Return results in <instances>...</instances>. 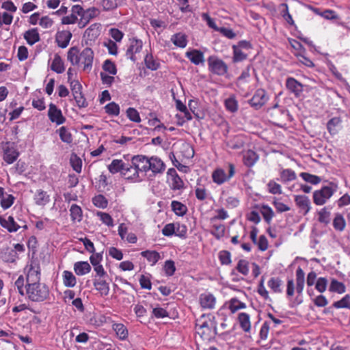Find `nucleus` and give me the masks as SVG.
Masks as SVG:
<instances>
[{"label": "nucleus", "instance_id": "6e6d98bb", "mask_svg": "<svg viewBox=\"0 0 350 350\" xmlns=\"http://www.w3.org/2000/svg\"><path fill=\"white\" fill-rule=\"evenodd\" d=\"M103 69L106 72L111 75H115L117 73V68L116 64L110 59H106L103 64Z\"/></svg>", "mask_w": 350, "mask_h": 350}, {"label": "nucleus", "instance_id": "5701e85b", "mask_svg": "<svg viewBox=\"0 0 350 350\" xmlns=\"http://www.w3.org/2000/svg\"><path fill=\"white\" fill-rule=\"evenodd\" d=\"M200 305L204 308H213L216 303L215 297L211 293H206L200 295Z\"/></svg>", "mask_w": 350, "mask_h": 350}, {"label": "nucleus", "instance_id": "cd10ccee", "mask_svg": "<svg viewBox=\"0 0 350 350\" xmlns=\"http://www.w3.org/2000/svg\"><path fill=\"white\" fill-rule=\"evenodd\" d=\"M51 69L57 74H62L65 71L64 62L58 54L55 55L51 64Z\"/></svg>", "mask_w": 350, "mask_h": 350}, {"label": "nucleus", "instance_id": "4c0bfd02", "mask_svg": "<svg viewBox=\"0 0 350 350\" xmlns=\"http://www.w3.org/2000/svg\"><path fill=\"white\" fill-rule=\"evenodd\" d=\"M100 25L94 23L91 25L85 31V36H87L90 40L96 38L100 34Z\"/></svg>", "mask_w": 350, "mask_h": 350}, {"label": "nucleus", "instance_id": "2eb2a0df", "mask_svg": "<svg viewBox=\"0 0 350 350\" xmlns=\"http://www.w3.org/2000/svg\"><path fill=\"white\" fill-rule=\"evenodd\" d=\"M295 202L298 208L306 215L310 210V201L308 196L297 195L295 196Z\"/></svg>", "mask_w": 350, "mask_h": 350}, {"label": "nucleus", "instance_id": "864d4df0", "mask_svg": "<svg viewBox=\"0 0 350 350\" xmlns=\"http://www.w3.org/2000/svg\"><path fill=\"white\" fill-rule=\"evenodd\" d=\"M14 197L11 194H6L1 196V206L3 209L6 210L11 207L14 202Z\"/></svg>", "mask_w": 350, "mask_h": 350}, {"label": "nucleus", "instance_id": "f8f14e48", "mask_svg": "<svg viewBox=\"0 0 350 350\" xmlns=\"http://www.w3.org/2000/svg\"><path fill=\"white\" fill-rule=\"evenodd\" d=\"M148 159L149 170L154 174L162 173L165 170V165L161 159L157 157H151L150 158H148Z\"/></svg>", "mask_w": 350, "mask_h": 350}, {"label": "nucleus", "instance_id": "3c124183", "mask_svg": "<svg viewBox=\"0 0 350 350\" xmlns=\"http://www.w3.org/2000/svg\"><path fill=\"white\" fill-rule=\"evenodd\" d=\"M105 112L112 116H118L120 113V106L115 102L108 103L105 107Z\"/></svg>", "mask_w": 350, "mask_h": 350}, {"label": "nucleus", "instance_id": "7c9ffc66", "mask_svg": "<svg viewBox=\"0 0 350 350\" xmlns=\"http://www.w3.org/2000/svg\"><path fill=\"white\" fill-rule=\"evenodd\" d=\"M141 255L145 258L152 266L156 265L161 258L159 253L154 250L143 251L141 252Z\"/></svg>", "mask_w": 350, "mask_h": 350}, {"label": "nucleus", "instance_id": "09e8293b", "mask_svg": "<svg viewBox=\"0 0 350 350\" xmlns=\"http://www.w3.org/2000/svg\"><path fill=\"white\" fill-rule=\"evenodd\" d=\"M209 70L219 75V58L217 56H210L208 59Z\"/></svg>", "mask_w": 350, "mask_h": 350}, {"label": "nucleus", "instance_id": "37998d69", "mask_svg": "<svg viewBox=\"0 0 350 350\" xmlns=\"http://www.w3.org/2000/svg\"><path fill=\"white\" fill-rule=\"evenodd\" d=\"M329 291L342 294L345 292V285L336 279H332L329 288Z\"/></svg>", "mask_w": 350, "mask_h": 350}, {"label": "nucleus", "instance_id": "f257e3e1", "mask_svg": "<svg viewBox=\"0 0 350 350\" xmlns=\"http://www.w3.org/2000/svg\"><path fill=\"white\" fill-rule=\"evenodd\" d=\"M25 295L31 301L42 302L49 298L50 291L45 284L30 283L25 286Z\"/></svg>", "mask_w": 350, "mask_h": 350}, {"label": "nucleus", "instance_id": "a211bd4d", "mask_svg": "<svg viewBox=\"0 0 350 350\" xmlns=\"http://www.w3.org/2000/svg\"><path fill=\"white\" fill-rule=\"evenodd\" d=\"M258 159L259 157L258 154L254 150H247L243 152V164L248 167L254 166Z\"/></svg>", "mask_w": 350, "mask_h": 350}, {"label": "nucleus", "instance_id": "774afa93", "mask_svg": "<svg viewBox=\"0 0 350 350\" xmlns=\"http://www.w3.org/2000/svg\"><path fill=\"white\" fill-rule=\"evenodd\" d=\"M16 256V253L14 250L12 249H6L4 250L2 258L3 260L6 262H13L15 260V258Z\"/></svg>", "mask_w": 350, "mask_h": 350}, {"label": "nucleus", "instance_id": "8fccbe9b", "mask_svg": "<svg viewBox=\"0 0 350 350\" xmlns=\"http://www.w3.org/2000/svg\"><path fill=\"white\" fill-rule=\"evenodd\" d=\"M94 205L100 208H105L108 205V201L106 198L101 195H97L92 198Z\"/></svg>", "mask_w": 350, "mask_h": 350}, {"label": "nucleus", "instance_id": "bb28decb", "mask_svg": "<svg viewBox=\"0 0 350 350\" xmlns=\"http://www.w3.org/2000/svg\"><path fill=\"white\" fill-rule=\"evenodd\" d=\"M74 271L78 275H84L91 271V266L87 261H78L74 264Z\"/></svg>", "mask_w": 350, "mask_h": 350}, {"label": "nucleus", "instance_id": "412c9836", "mask_svg": "<svg viewBox=\"0 0 350 350\" xmlns=\"http://www.w3.org/2000/svg\"><path fill=\"white\" fill-rule=\"evenodd\" d=\"M144 64L146 67L150 70H157L160 68L161 64L159 59L153 56L152 53H147L144 57Z\"/></svg>", "mask_w": 350, "mask_h": 350}, {"label": "nucleus", "instance_id": "680f3d73", "mask_svg": "<svg viewBox=\"0 0 350 350\" xmlns=\"http://www.w3.org/2000/svg\"><path fill=\"white\" fill-rule=\"evenodd\" d=\"M126 116H127L128 118L132 122H137V123H139L141 122V118H140L139 112L135 109H134L133 107H129L126 110Z\"/></svg>", "mask_w": 350, "mask_h": 350}, {"label": "nucleus", "instance_id": "39448f33", "mask_svg": "<svg viewBox=\"0 0 350 350\" xmlns=\"http://www.w3.org/2000/svg\"><path fill=\"white\" fill-rule=\"evenodd\" d=\"M27 269V284L30 283L40 282V267L39 263L36 260H31L26 267Z\"/></svg>", "mask_w": 350, "mask_h": 350}, {"label": "nucleus", "instance_id": "4d7b16f0", "mask_svg": "<svg viewBox=\"0 0 350 350\" xmlns=\"http://www.w3.org/2000/svg\"><path fill=\"white\" fill-rule=\"evenodd\" d=\"M261 213L264 219L267 224H270L272 218L274 216V213L271 207L267 205H263L261 209Z\"/></svg>", "mask_w": 350, "mask_h": 350}, {"label": "nucleus", "instance_id": "c756f323", "mask_svg": "<svg viewBox=\"0 0 350 350\" xmlns=\"http://www.w3.org/2000/svg\"><path fill=\"white\" fill-rule=\"evenodd\" d=\"M305 283V273L301 267L296 270V291L299 295L303 292Z\"/></svg>", "mask_w": 350, "mask_h": 350}, {"label": "nucleus", "instance_id": "69168bd1", "mask_svg": "<svg viewBox=\"0 0 350 350\" xmlns=\"http://www.w3.org/2000/svg\"><path fill=\"white\" fill-rule=\"evenodd\" d=\"M327 286V280L325 278H319L315 284V288L319 293H323L326 291Z\"/></svg>", "mask_w": 350, "mask_h": 350}, {"label": "nucleus", "instance_id": "79ce46f5", "mask_svg": "<svg viewBox=\"0 0 350 350\" xmlns=\"http://www.w3.org/2000/svg\"><path fill=\"white\" fill-rule=\"evenodd\" d=\"M280 175V180L284 183L295 180L297 178L295 172L291 169L282 170Z\"/></svg>", "mask_w": 350, "mask_h": 350}, {"label": "nucleus", "instance_id": "4468645a", "mask_svg": "<svg viewBox=\"0 0 350 350\" xmlns=\"http://www.w3.org/2000/svg\"><path fill=\"white\" fill-rule=\"evenodd\" d=\"M329 133L335 135L342 129V120L340 117H334L331 118L326 125Z\"/></svg>", "mask_w": 350, "mask_h": 350}, {"label": "nucleus", "instance_id": "e433bc0d", "mask_svg": "<svg viewBox=\"0 0 350 350\" xmlns=\"http://www.w3.org/2000/svg\"><path fill=\"white\" fill-rule=\"evenodd\" d=\"M59 136L61 140L66 144H71L72 142V135L68 128L62 126L57 130Z\"/></svg>", "mask_w": 350, "mask_h": 350}, {"label": "nucleus", "instance_id": "0eeeda50", "mask_svg": "<svg viewBox=\"0 0 350 350\" xmlns=\"http://www.w3.org/2000/svg\"><path fill=\"white\" fill-rule=\"evenodd\" d=\"M268 100V96L264 89H258L252 98L248 101L250 105L255 109L261 108Z\"/></svg>", "mask_w": 350, "mask_h": 350}, {"label": "nucleus", "instance_id": "13d9d810", "mask_svg": "<svg viewBox=\"0 0 350 350\" xmlns=\"http://www.w3.org/2000/svg\"><path fill=\"white\" fill-rule=\"evenodd\" d=\"M236 269L239 273H241L243 275H247L249 273L248 261L244 259L239 260L236 267Z\"/></svg>", "mask_w": 350, "mask_h": 350}, {"label": "nucleus", "instance_id": "9d476101", "mask_svg": "<svg viewBox=\"0 0 350 350\" xmlns=\"http://www.w3.org/2000/svg\"><path fill=\"white\" fill-rule=\"evenodd\" d=\"M48 116L49 120L57 125L62 124L66 122V118L63 116L62 110L53 103H50L49 105Z\"/></svg>", "mask_w": 350, "mask_h": 350}, {"label": "nucleus", "instance_id": "6ab92c4d", "mask_svg": "<svg viewBox=\"0 0 350 350\" xmlns=\"http://www.w3.org/2000/svg\"><path fill=\"white\" fill-rule=\"evenodd\" d=\"M33 200L36 205L44 206L50 202V196L46 191L38 189L33 196Z\"/></svg>", "mask_w": 350, "mask_h": 350}, {"label": "nucleus", "instance_id": "20e7f679", "mask_svg": "<svg viewBox=\"0 0 350 350\" xmlns=\"http://www.w3.org/2000/svg\"><path fill=\"white\" fill-rule=\"evenodd\" d=\"M94 51L89 47L85 48L79 54V64L83 66V70L90 72L92 68Z\"/></svg>", "mask_w": 350, "mask_h": 350}, {"label": "nucleus", "instance_id": "603ef678", "mask_svg": "<svg viewBox=\"0 0 350 350\" xmlns=\"http://www.w3.org/2000/svg\"><path fill=\"white\" fill-rule=\"evenodd\" d=\"M346 226L345 220L340 214H337L333 221L334 228L338 231H342Z\"/></svg>", "mask_w": 350, "mask_h": 350}, {"label": "nucleus", "instance_id": "a18cd8bd", "mask_svg": "<svg viewBox=\"0 0 350 350\" xmlns=\"http://www.w3.org/2000/svg\"><path fill=\"white\" fill-rule=\"evenodd\" d=\"M224 105L226 110L231 113L236 112L238 109V102L234 96L226 99L224 101Z\"/></svg>", "mask_w": 350, "mask_h": 350}, {"label": "nucleus", "instance_id": "dca6fc26", "mask_svg": "<svg viewBox=\"0 0 350 350\" xmlns=\"http://www.w3.org/2000/svg\"><path fill=\"white\" fill-rule=\"evenodd\" d=\"M71 38L72 33L70 31H61L57 33L55 40L59 47L64 49L68 45Z\"/></svg>", "mask_w": 350, "mask_h": 350}, {"label": "nucleus", "instance_id": "e2e57ef3", "mask_svg": "<svg viewBox=\"0 0 350 350\" xmlns=\"http://www.w3.org/2000/svg\"><path fill=\"white\" fill-rule=\"evenodd\" d=\"M72 95H73L74 99L76 101L77 105L79 108H84V107H88V103L86 101V99L85 98L83 94H82V92L74 94Z\"/></svg>", "mask_w": 350, "mask_h": 350}, {"label": "nucleus", "instance_id": "c9c22d12", "mask_svg": "<svg viewBox=\"0 0 350 350\" xmlns=\"http://www.w3.org/2000/svg\"><path fill=\"white\" fill-rule=\"evenodd\" d=\"M79 51L77 47H71L67 53V59L72 65L75 66L79 64Z\"/></svg>", "mask_w": 350, "mask_h": 350}, {"label": "nucleus", "instance_id": "052dcab7", "mask_svg": "<svg viewBox=\"0 0 350 350\" xmlns=\"http://www.w3.org/2000/svg\"><path fill=\"white\" fill-rule=\"evenodd\" d=\"M233 49V62H239L245 60L247 58V55L242 52L236 45L232 46Z\"/></svg>", "mask_w": 350, "mask_h": 350}, {"label": "nucleus", "instance_id": "de8ad7c7", "mask_svg": "<svg viewBox=\"0 0 350 350\" xmlns=\"http://www.w3.org/2000/svg\"><path fill=\"white\" fill-rule=\"evenodd\" d=\"M280 14L284 18V19L290 25H294V21L288 12V5L285 3H283L280 5Z\"/></svg>", "mask_w": 350, "mask_h": 350}, {"label": "nucleus", "instance_id": "1a4fd4ad", "mask_svg": "<svg viewBox=\"0 0 350 350\" xmlns=\"http://www.w3.org/2000/svg\"><path fill=\"white\" fill-rule=\"evenodd\" d=\"M285 85L286 89L296 98L300 97L304 92V85L294 77H287Z\"/></svg>", "mask_w": 350, "mask_h": 350}, {"label": "nucleus", "instance_id": "c85d7f7f", "mask_svg": "<svg viewBox=\"0 0 350 350\" xmlns=\"http://www.w3.org/2000/svg\"><path fill=\"white\" fill-rule=\"evenodd\" d=\"M185 55L195 65H199L204 62V55L198 50L187 51Z\"/></svg>", "mask_w": 350, "mask_h": 350}, {"label": "nucleus", "instance_id": "ea45409f", "mask_svg": "<svg viewBox=\"0 0 350 350\" xmlns=\"http://www.w3.org/2000/svg\"><path fill=\"white\" fill-rule=\"evenodd\" d=\"M268 286L273 291V293H280L282 292L281 288L282 281L279 278H271L267 282Z\"/></svg>", "mask_w": 350, "mask_h": 350}, {"label": "nucleus", "instance_id": "f3484780", "mask_svg": "<svg viewBox=\"0 0 350 350\" xmlns=\"http://www.w3.org/2000/svg\"><path fill=\"white\" fill-rule=\"evenodd\" d=\"M93 284L96 291L99 292L101 296L108 295L109 293L110 288L109 284L106 280L103 278H94Z\"/></svg>", "mask_w": 350, "mask_h": 350}, {"label": "nucleus", "instance_id": "0e129e2a", "mask_svg": "<svg viewBox=\"0 0 350 350\" xmlns=\"http://www.w3.org/2000/svg\"><path fill=\"white\" fill-rule=\"evenodd\" d=\"M139 282L142 288L147 290L152 288V283L149 275H141Z\"/></svg>", "mask_w": 350, "mask_h": 350}, {"label": "nucleus", "instance_id": "c03bdc74", "mask_svg": "<svg viewBox=\"0 0 350 350\" xmlns=\"http://www.w3.org/2000/svg\"><path fill=\"white\" fill-rule=\"evenodd\" d=\"M5 221L6 224H3L2 227L7 229L10 232H15L20 228V226L14 221L12 216H9L8 219H5Z\"/></svg>", "mask_w": 350, "mask_h": 350}, {"label": "nucleus", "instance_id": "49530a36", "mask_svg": "<svg viewBox=\"0 0 350 350\" xmlns=\"http://www.w3.org/2000/svg\"><path fill=\"white\" fill-rule=\"evenodd\" d=\"M299 176L303 178L304 181L312 185H317L321 181V177L308 172H301L300 173Z\"/></svg>", "mask_w": 350, "mask_h": 350}, {"label": "nucleus", "instance_id": "ddd939ff", "mask_svg": "<svg viewBox=\"0 0 350 350\" xmlns=\"http://www.w3.org/2000/svg\"><path fill=\"white\" fill-rule=\"evenodd\" d=\"M195 195L196 198L200 201H206V203L215 202V200L203 185L198 184L195 189Z\"/></svg>", "mask_w": 350, "mask_h": 350}, {"label": "nucleus", "instance_id": "f704fd0d", "mask_svg": "<svg viewBox=\"0 0 350 350\" xmlns=\"http://www.w3.org/2000/svg\"><path fill=\"white\" fill-rule=\"evenodd\" d=\"M226 145L230 149L239 150L243 146L244 142L243 140L242 137L236 135L234 136L232 138L228 139L226 142Z\"/></svg>", "mask_w": 350, "mask_h": 350}, {"label": "nucleus", "instance_id": "bf43d9fd", "mask_svg": "<svg viewBox=\"0 0 350 350\" xmlns=\"http://www.w3.org/2000/svg\"><path fill=\"white\" fill-rule=\"evenodd\" d=\"M97 216L99 217L100 221L106 226L109 227L113 226V219L109 213L104 212H98Z\"/></svg>", "mask_w": 350, "mask_h": 350}, {"label": "nucleus", "instance_id": "473e14b6", "mask_svg": "<svg viewBox=\"0 0 350 350\" xmlns=\"http://www.w3.org/2000/svg\"><path fill=\"white\" fill-rule=\"evenodd\" d=\"M63 284L68 288L74 287L77 284V278L70 271L65 270L62 273Z\"/></svg>", "mask_w": 350, "mask_h": 350}, {"label": "nucleus", "instance_id": "393cba45", "mask_svg": "<svg viewBox=\"0 0 350 350\" xmlns=\"http://www.w3.org/2000/svg\"><path fill=\"white\" fill-rule=\"evenodd\" d=\"M112 329L120 340H125L128 338L129 331L124 324L114 323L112 325Z\"/></svg>", "mask_w": 350, "mask_h": 350}, {"label": "nucleus", "instance_id": "6e6552de", "mask_svg": "<svg viewBox=\"0 0 350 350\" xmlns=\"http://www.w3.org/2000/svg\"><path fill=\"white\" fill-rule=\"evenodd\" d=\"M167 183L172 190H180L184 187V183L179 177L174 168H170L167 172Z\"/></svg>", "mask_w": 350, "mask_h": 350}, {"label": "nucleus", "instance_id": "4be33fe9", "mask_svg": "<svg viewBox=\"0 0 350 350\" xmlns=\"http://www.w3.org/2000/svg\"><path fill=\"white\" fill-rule=\"evenodd\" d=\"M23 37L29 45L38 42L40 39V34L37 28H31L24 33Z\"/></svg>", "mask_w": 350, "mask_h": 350}, {"label": "nucleus", "instance_id": "aec40b11", "mask_svg": "<svg viewBox=\"0 0 350 350\" xmlns=\"http://www.w3.org/2000/svg\"><path fill=\"white\" fill-rule=\"evenodd\" d=\"M235 173V167L232 163H228L223 169H220V184L229 180Z\"/></svg>", "mask_w": 350, "mask_h": 350}, {"label": "nucleus", "instance_id": "72a5a7b5", "mask_svg": "<svg viewBox=\"0 0 350 350\" xmlns=\"http://www.w3.org/2000/svg\"><path fill=\"white\" fill-rule=\"evenodd\" d=\"M238 320L241 329L245 332H249L251 329L250 315L245 312H241L239 314Z\"/></svg>", "mask_w": 350, "mask_h": 350}, {"label": "nucleus", "instance_id": "338daca9", "mask_svg": "<svg viewBox=\"0 0 350 350\" xmlns=\"http://www.w3.org/2000/svg\"><path fill=\"white\" fill-rule=\"evenodd\" d=\"M163 269L165 271L166 275H167V276L173 275L176 271L174 262L171 260H168L165 261Z\"/></svg>", "mask_w": 350, "mask_h": 350}, {"label": "nucleus", "instance_id": "2f4dec72", "mask_svg": "<svg viewBox=\"0 0 350 350\" xmlns=\"http://www.w3.org/2000/svg\"><path fill=\"white\" fill-rule=\"evenodd\" d=\"M69 211L72 222H80L83 219V211L79 205L75 204H72Z\"/></svg>", "mask_w": 350, "mask_h": 350}, {"label": "nucleus", "instance_id": "7ed1b4c3", "mask_svg": "<svg viewBox=\"0 0 350 350\" xmlns=\"http://www.w3.org/2000/svg\"><path fill=\"white\" fill-rule=\"evenodd\" d=\"M338 189V185L333 182H329L326 186H323L319 190H316L313 193V201L317 205L324 204Z\"/></svg>", "mask_w": 350, "mask_h": 350}, {"label": "nucleus", "instance_id": "a878e982", "mask_svg": "<svg viewBox=\"0 0 350 350\" xmlns=\"http://www.w3.org/2000/svg\"><path fill=\"white\" fill-rule=\"evenodd\" d=\"M171 42L177 47L185 48L187 45V36L182 32L174 33L171 37Z\"/></svg>", "mask_w": 350, "mask_h": 350}, {"label": "nucleus", "instance_id": "a19ab883", "mask_svg": "<svg viewBox=\"0 0 350 350\" xmlns=\"http://www.w3.org/2000/svg\"><path fill=\"white\" fill-rule=\"evenodd\" d=\"M18 152L15 149H6L4 151L3 159L8 164L13 163L18 157Z\"/></svg>", "mask_w": 350, "mask_h": 350}, {"label": "nucleus", "instance_id": "9b49d317", "mask_svg": "<svg viewBox=\"0 0 350 350\" xmlns=\"http://www.w3.org/2000/svg\"><path fill=\"white\" fill-rule=\"evenodd\" d=\"M126 163L121 159H113L108 165V170L111 174L121 173V174H126L129 171Z\"/></svg>", "mask_w": 350, "mask_h": 350}, {"label": "nucleus", "instance_id": "f03ea898", "mask_svg": "<svg viewBox=\"0 0 350 350\" xmlns=\"http://www.w3.org/2000/svg\"><path fill=\"white\" fill-rule=\"evenodd\" d=\"M133 167L131 170H133V176H130L133 182H140L143 180L146 176V172L150 171L148 167V157L144 155H136L132 157Z\"/></svg>", "mask_w": 350, "mask_h": 350}, {"label": "nucleus", "instance_id": "58836bf2", "mask_svg": "<svg viewBox=\"0 0 350 350\" xmlns=\"http://www.w3.org/2000/svg\"><path fill=\"white\" fill-rule=\"evenodd\" d=\"M171 207L174 213L178 216H183L187 211L186 205L178 201H172L171 203Z\"/></svg>", "mask_w": 350, "mask_h": 350}, {"label": "nucleus", "instance_id": "423d86ee", "mask_svg": "<svg viewBox=\"0 0 350 350\" xmlns=\"http://www.w3.org/2000/svg\"><path fill=\"white\" fill-rule=\"evenodd\" d=\"M143 42L142 40L136 38H130L126 52L127 58L135 62L137 60L136 54L141 52Z\"/></svg>", "mask_w": 350, "mask_h": 350}, {"label": "nucleus", "instance_id": "5fc2aeb1", "mask_svg": "<svg viewBox=\"0 0 350 350\" xmlns=\"http://www.w3.org/2000/svg\"><path fill=\"white\" fill-rule=\"evenodd\" d=\"M332 306L336 308L350 309V295H346L340 300L334 302Z\"/></svg>", "mask_w": 350, "mask_h": 350}, {"label": "nucleus", "instance_id": "b1692460", "mask_svg": "<svg viewBox=\"0 0 350 350\" xmlns=\"http://www.w3.org/2000/svg\"><path fill=\"white\" fill-rule=\"evenodd\" d=\"M24 282H25V280H24V278L23 275H20L17 280L15 281V283H14V291H11L10 292V296L9 297V301H14V298L13 297V294L14 293H16V290L18 291V293L22 295V296H24L25 295V288H24Z\"/></svg>", "mask_w": 350, "mask_h": 350}]
</instances>
